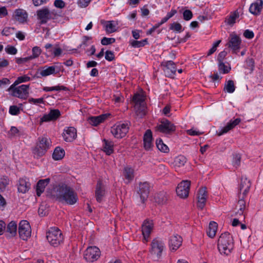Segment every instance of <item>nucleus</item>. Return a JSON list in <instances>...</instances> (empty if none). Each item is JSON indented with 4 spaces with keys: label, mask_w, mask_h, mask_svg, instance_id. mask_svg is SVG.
<instances>
[{
    "label": "nucleus",
    "mask_w": 263,
    "mask_h": 263,
    "mask_svg": "<svg viewBox=\"0 0 263 263\" xmlns=\"http://www.w3.org/2000/svg\"><path fill=\"white\" fill-rule=\"evenodd\" d=\"M47 196L69 204H74L78 199L76 193L70 187L66 185L55 186L47 191Z\"/></svg>",
    "instance_id": "f257e3e1"
},
{
    "label": "nucleus",
    "mask_w": 263,
    "mask_h": 263,
    "mask_svg": "<svg viewBox=\"0 0 263 263\" xmlns=\"http://www.w3.org/2000/svg\"><path fill=\"white\" fill-rule=\"evenodd\" d=\"M251 185L250 181L247 178H241L238 186L239 200L236 205L235 209L237 211L236 212L235 215H239L241 216V218L242 219H245L243 213L246 207V203L245 200V198L249 191Z\"/></svg>",
    "instance_id": "f03ea898"
},
{
    "label": "nucleus",
    "mask_w": 263,
    "mask_h": 263,
    "mask_svg": "<svg viewBox=\"0 0 263 263\" xmlns=\"http://www.w3.org/2000/svg\"><path fill=\"white\" fill-rule=\"evenodd\" d=\"M234 248L232 236L229 233H222L218 240V249L221 254L229 255Z\"/></svg>",
    "instance_id": "7ed1b4c3"
},
{
    "label": "nucleus",
    "mask_w": 263,
    "mask_h": 263,
    "mask_svg": "<svg viewBox=\"0 0 263 263\" xmlns=\"http://www.w3.org/2000/svg\"><path fill=\"white\" fill-rule=\"evenodd\" d=\"M46 238L50 244L57 247L63 241V236L61 231L57 228H51L47 232Z\"/></svg>",
    "instance_id": "20e7f679"
},
{
    "label": "nucleus",
    "mask_w": 263,
    "mask_h": 263,
    "mask_svg": "<svg viewBox=\"0 0 263 263\" xmlns=\"http://www.w3.org/2000/svg\"><path fill=\"white\" fill-rule=\"evenodd\" d=\"M28 85L23 84L17 86L14 85V83L12 84L8 89V91L10 92L11 95L14 97H17L22 99H26L29 95Z\"/></svg>",
    "instance_id": "39448f33"
},
{
    "label": "nucleus",
    "mask_w": 263,
    "mask_h": 263,
    "mask_svg": "<svg viewBox=\"0 0 263 263\" xmlns=\"http://www.w3.org/2000/svg\"><path fill=\"white\" fill-rule=\"evenodd\" d=\"M164 243L159 238H156L151 242L150 254L152 257L155 259H159L162 255L164 249Z\"/></svg>",
    "instance_id": "423d86ee"
},
{
    "label": "nucleus",
    "mask_w": 263,
    "mask_h": 263,
    "mask_svg": "<svg viewBox=\"0 0 263 263\" xmlns=\"http://www.w3.org/2000/svg\"><path fill=\"white\" fill-rule=\"evenodd\" d=\"M39 143L33 150L34 157L38 158L43 156L49 148L50 141L46 137L39 138Z\"/></svg>",
    "instance_id": "0eeeda50"
},
{
    "label": "nucleus",
    "mask_w": 263,
    "mask_h": 263,
    "mask_svg": "<svg viewBox=\"0 0 263 263\" xmlns=\"http://www.w3.org/2000/svg\"><path fill=\"white\" fill-rule=\"evenodd\" d=\"M128 129L127 123H120L111 127L110 132L115 138H122L128 133Z\"/></svg>",
    "instance_id": "6e6552de"
},
{
    "label": "nucleus",
    "mask_w": 263,
    "mask_h": 263,
    "mask_svg": "<svg viewBox=\"0 0 263 263\" xmlns=\"http://www.w3.org/2000/svg\"><path fill=\"white\" fill-rule=\"evenodd\" d=\"M20 237L23 240H26L30 237L31 229L29 223L26 220L20 221L18 226Z\"/></svg>",
    "instance_id": "1a4fd4ad"
},
{
    "label": "nucleus",
    "mask_w": 263,
    "mask_h": 263,
    "mask_svg": "<svg viewBox=\"0 0 263 263\" xmlns=\"http://www.w3.org/2000/svg\"><path fill=\"white\" fill-rule=\"evenodd\" d=\"M100 249L96 246L87 248L84 254V257L85 260L90 262L97 260L100 257Z\"/></svg>",
    "instance_id": "9d476101"
},
{
    "label": "nucleus",
    "mask_w": 263,
    "mask_h": 263,
    "mask_svg": "<svg viewBox=\"0 0 263 263\" xmlns=\"http://www.w3.org/2000/svg\"><path fill=\"white\" fill-rule=\"evenodd\" d=\"M191 182L188 180L182 181L176 187V193L181 198H185L189 195Z\"/></svg>",
    "instance_id": "9b49d317"
},
{
    "label": "nucleus",
    "mask_w": 263,
    "mask_h": 263,
    "mask_svg": "<svg viewBox=\"0 0 263 263\" xmlns=\"http://www.w3.org/2000/svg\"><path fill=\"white\" fill-rule=\"evenodd\" d=\"M241 43V40L238 36L235 34H231L226 46L230 48L234 53H236L240 49Z\"/></svg>",
    "instance_id": "f8f14e48"
},
{
    "label": "nucleus",
    "mask_w": 263,
    "mask_h": 263,
    "mask_svg": "<svg viewBox=\"0 0 263 263\" xmlns=\"http://www.w3.org/2000/svg\"><path fill=\"white\" fill-rule=\"evenodd\" d=\"M156 128L158 130L164 134H170L176 129L175 126L167 119L162 120Z\"/></svg>",
    "instance_id": "ddd939ff"
},
{
    "label": "nucleus",
    "mask_w": 263,
    "mask_h": 263,
    "mask_svg": "<svg viewBox=\"0 0 263 263\" xmlns=\"http://www.w3.org/2000/svg\"><path fill=\"white\" fill-rule=\"evenodd\" d=\"M154 228L153 220L146 219L142 225V232L144 240L147 242Z\"/></svg>",
    "instance_id": "4468645a"
},
{
    "label": "nucleus",
    "mask_w": 263,
    "mask_h": 263,
    "mask_svg": "<svg viewBox=\"0 0 263 263\" xmlns=\"http://www.w3.org/2000/svg\"><path fill=\"white\" fill-rule=\"evenodd\" d=\"M52 12L48 8L45 7L37 11L36 15L37 18L40 21L41 24H45L48 21L51 20Z\"/></svg>",
    "instance_id": "2eb2a0df"
},
{
    "label": "nucleus",
    "mask_w": 263,
    "mask_h": 263,
    "mask_svg": "<svg viewBox=\"0 0 263 263\" xmlns=\"http://www.w3.org/2000/svg\"><path fill=\"white\" fill-rule=\"evenodd\" d=\"M28 13L26 11L21 8L16 9L12 15V18L20 23H24L27 21Z\"/></svg>",
    "instance_id": "dca6fc26"
},
{
    "label": "nucleus",
    "mask_w": 263,
    "mask_h": 263,
    "mask_svg": "<svg viewBox=\"0 0 263 263\" xmlns=\"http://www.w3.org/2000/svg\"><path fill=\"white\" fill-rule=\"evenodd\" d=\"M163 66V71L166 76L170 77L175 74L176 68L175 63L172 61L163 62L162 63Z\"/></svg>",
    "instance_id": "f3484780"
},
{
    "label": "nucleus",
    "mask_w": 263,
    "mask_h": 263,
    "mask_svg": "<svg viewBox=\"0 0 263 263\" xmlns=\"http://www.w3.org/2000/svg\"><path fill=\"white\" fill-rule=\"evenodd\" d=\"M205 187H202L198 191L197 195V206L200 209H202L206 203L207 198V192Z\"/></svg>",
    "instance_id": "a211bd4d"
},
{
    "label": "nucleus",
    "mask_w": 263,
    "mask_h": 263,
    "mask_svg": "<svg viewBox=\"0 0 263 263\" xmlns=\"http://www.w3.org/2000/svg\"><path fill=\"white\" fill-rule=\"evenodd\" d=\"M17 191L19 193L25 194L30 189L31 184L27 178H20L17 183Z\"/></svg>",
    "instance_id": "6ab92c4d"
},
{
    "label": "nucleus",
    "mask_w": 263,
    "mask_h": 263,
    "mask_svg": "<svg viewBox=\"0 0 263 263\" xmlns=\"http://www.w3.org/2000/svg\"><path fill=\"white\" fill-rule=\"evenodd\" d=\"M149 191V185L147 182L141 183L138 192L142 202H144L148 197Z\"/></svg>",
    "instance_id": "aec40b11"
},
{
    "label": "nucleus",
    "mask_w": 263,
    "mask_h": 263,
    "mask_svg": "<svg viewBox=\"0 0 263 263\" xmlns=\"http://www.w3.org/2000/svg\"><path fill=\"white\" fill-rule=\"evenodd\" d=\"M241 119L240 118H236L234 120H231L227 124L221 128L219 132H217V135L220 136L222 135L228 133L229 130L234 128L236 125L239 124L240 122Z\"/></svg>",
    "instance_id": "412c9836"
},
{
    "label": "nucleus",
    "mask_w": 263,
    "mask_h": 263,
    "mask_svg": "<svg viewBox=\"0 0 263 263\" xmlns=\"http://www.w3.org/2000/svg\"><path fill=\"white\" fill-rule=\"evenodd\" d=\"M182 242V237L177 235L175 234L172 236L170 239V247L172 251L177 250L181 245Z\"/></svg>",
    "instance_id": "4be33fe9"
},
{
    "label": "nucleus",
    "mask_w": 263,
    "mask_h": 263,
    "mask_svg": "<svg viewBox=\"0 0 263 263\" xmlns=\"http://www.w3.org/2000/svg\"><path fill=\"white\" fill-rule=\"evenodd\" d=\"M60 115V111L58 109H52L48 114L45 115L40 119V124L44 122H48L56 120Z\"/></svg>",
    "instance_id": "5701e85b"
},
{
    "label": "nucleus",
    "mask_w": 263,
    "mask_h": 263,
    "mask_svg": "<svg viewBox=\"0 0 263 263\" xmlns=\"http://www.w3.org/2000/svg\"><path fill=\"white\" fill-rule=\"evenodd\" d=\"M77 137V130L73 127H68L63 133V138L66 142H71Z\"/></svg>",
    "instance_id": "b1692460"
},
{
    "label": "nucleus",
    "mask_w": 263,
    "mask_h": 263,
    "mask_svg": "<svg viewBox=\"0 0 263 263\" xmlns=\"http://www.w3.org/2000/svg\"><path fill=\"white\" fill-rule=\"evenodd\" d=\"M95 194L97 201L101 202L105 196V189L104 185L100 181H99L97 183Z\"/></svg>",
    "instance_id": "393cba45"
},
{
    "label": "nucleus",
    "mask_w": 263,
    "mask_h": 263,
    "mask_svg": "<svg viewBox=\"0 0 263 263\" xmlns=\"http://www.w3.org/2000/svg\"><path fill=\"white\" fill-rule=\"evenodd\" d=\"M60 69L55 66L49 67L44 66L40 71V74L42 77H47L51 74L57 73L59 72Z\"/></svg>",
    "instance_id": "a878e982"
},
{
    "label": "nucleus",
    "mask_w": 263,
    "mask_h": 263,
    "mask_svg": "<svg viewBox=\"0 0 263 263\" xmlns=\"http://www.w3.org/2000/svg\"><path fill=\"white\" fill-rule=\"evenodd\" d=\"M262 5L263 1L262 0H257L251 5L249 8L250 12L254 15L259 14L262 8Z\"/></svg>",
    "instance_id": "bb28decb"
},
{
    "label": "nucleus",
    "mask_w": 263,
    "mask_h": 263,
    "mask_svg": "<svg viewBox=\"0 0 263 263\" xmlns=\"http://www.w3.org/2000/svg\"><path fill=\"white\" fill-rule=\"evenodd\" d=\"M152 133L150 129H147L143 136L144 147L145 149L149 150L151 148L152 144Z\"/></svg>",
    "instance_id": "cd10ccee"
},
{
    "label": "nucleus",
    "mask_w": 263,
    "mask_h": 263,
    "mask_svg": "<svg viewBox=\"0 0 263 263\" xmlns=\"http://www.w3.org/2000/svg\"><path fill=\"white\" fill-rule=\"evenodd\" d=\"M17 232V224L14 221H12L10 222L7 227L6 230V236L7 237H12L16 234Z\"/></svg>",
    "instance_id": "c85d7f7f"
},
{
    "label": "nucleus",
    "mask_w": 263,
    "mask_h": 263,
    "mask_svg": "<svg viewBox=\"0 0 263 263\" xmlns=\"http://www.w3.org/2000/svg\"><path fill=\"white\" fill-rule=\"evenodd\" d=\"M109 115L110 114H106L98 116L91 117L89 118V122L92 125L97 126L106 120Z\"/></svg>",
    "instance_id": "c756f323"
},
{
    "label": "nucleus",
    "mask_w": 263,
    "mask_h": 263,
    "mask_svg": "<svg viewBox=\"0 0 263 263\" xmlns=\"http://www.w3.org/2000/svg\"><path fill=\"white\" fill-rule=\"evenodd\" d=\"M146 106L145 105H134L135 116L136 119H141L146 115Z\"/></svg>",
    "instance_id": "7c9ffc66"
},
{
    "label": "nucleus",
    "mask_w": 263,
    "mask_h": 263,
    "mask_svg": "<svg viewBox=\"0 0 263 263\" xmlns=\"http://www.w3.org/2000/svg\"><path fill=\"white\" fill-rule=\"evenodd\" d=\"M50 182L49 178H46L43 180H40L38 181L36 184V194L38 196H40L41 194L44 191L45 187Z\"/></svg>",
    "instance_id": "2f4dec72"
},
{
    "label": "nucleus",
    "mask_w": 263,
    "mask_h": 263,
    "mask_svg": "<svg viewBox=\"0 0 263 263\" xmlns=\"http://www.w3.org/2000/svg\"><path fill=\"white\" fill-rule=\"evenodd\" d=\"M123 174L126 180V183H128L134 178V170L129 166H126L123 170Z\"/></svg>",
    "instance_id": "473e14b6"
},
{
    "label": "nucleus",
    "mask_w": 263,
    "mask_h": 263,
    "mask_svg": "<svg viewBox=\"0 0 263 263\" xmlns=\"http://www.w3.org/2000/svg\"><path fill=\"white\" fill-rule=\"evenodd\" d=\"M217 229V224L214 221H211L209 223V228L207 231L208 235L211 237L213 238L216 234Z\"/></svg>",
    "instance_id": "72a5a7b5"
},
{
    "label": "nucleus",
    "mask_w": 263,
    "mask_h": 263,
    "mask_svg": "<svg viewBox=\"0 0 263 263\" xmlns=\"http://www.w3.org/2000/svg\"><path fill=\"white\" fill-rule=\"evenodd\" d=\"M65 156V151L63 148L57 147L55 148L53 154L52 158L55 160H59L62 159Z\"/></svg>",
    "instance_id": "f704fd0d"
},
{
    "label": "nucleus",
    "mask_w": 263,
    "mask_h": 263,
    "mask_svg": "<svg viewBox=\"0 0 263 263\" xmlns=\"http://www.w3.org/2000/svg\"><path fill=\"white\" fill-rule=\"evenodd\" d=\"M155 200L158 204H164L167 200L166 193L162 192L157 194L155 197Z\"/></svg>",
    "instance_id": "c9c22d12"
},
{
    "label": "nucleus",
    "mask_w": 263,
    "mask_h": 263,
    "mask_svg": "<svg viewBox=\"0 0 263 263\" xmlns=\"http://www.w3.org/2000/svg\"><path fill=\"white\" fill-rule=\"evenodd\" d=\"M103 141L104 142V151L107 155H110L113 152V143L105 139H104Z\"/></svg>",
    "instance_id": "e433bc0d"
},
{
    "label": "nucleus",
    "mask_w": 263,
    "mask_h": 263,
    "mask_svg": "<svg viewBox=\"0 0 263 263\" xmlns=\"http://www.w3.org/2000/svg\"><path fill=\"white\" fill-rule=\"evenodd\" d=\"M186 162V158L183 155L176 157L174 161L175 166L181 167L184 165Z\"/></svg>",
    "instance_id": "4c0bfd02"
},
{
    "label": "nucleus",
    "mask_w": 263,
    "mask_h": 263,
    "mask_svg": "<svg viewBox=\"0 0 263 263\" xmlns=\"http://www.w3.org/2000/svg\"><path fill=\"white\" fill-rule=\"evenodd\" d=\"M133 101L135 103V105H145L144 97L143 95L139 93H136L133 98Z\"/></svg>",
    "instance_id": "58836bf2"
},
{
    "label": "nucleus",
    "mask_w": 263,
    "mask_h": 263,
    "mask_svg": "<svg viewBox=\"0 0 263 263\" xmlns=\"http://www.w3.org/2000/svg\"><path fill=\"white\" fill-rule=\"evenodd\" d=\"M235 90V86L233 81L229 80L227 81L224 85V90L228 93H233Z\"/></svg>",
    "instance_id": "ea45409f"
},
{
    "label": "nucleus",
    "mask_w": 263,
    "mask_h": 263,
    "mask_svg": "<svg viewBox=\"0 0 263 263\" xmlns=\"http://www.w3.org/2000/svg\"><path fill=\"white\" fill-rule=\"evenodd\" d=\"M117 23H115L114 21H107L105 25L106 32L108 33L115 32L117 30Z\"/></svg>",
    "instance_id": "a19ab883"
},
{
    "label": "nucleus",
    "mask_w": 263,
    "mask_h": 263,
    "mask_svg": "<svg viewBox=\"0 0 263 263\" xmlns=\"http://www.w3.org/2000/svg\"><path fill=\"white\" fill-rule=\"evenodd\" d=\"M239 17L237 11L231 12L227 19V23L230 25H233L235 23V20Z\"/></svg>",
    "instance_id": "79ce46f5"
},
{
    "label": "nucleus",
    "mask_w": 263,
    "mask_h": 263,
    "mask_svg": "<svg viewBox=\"0 0 263 263\" xmlns=\"http://www.w3.org/2000/svg\"><path fill=\"white\" fill-rule=\"evenodd\" d=\"M157 148L161 152L163 153H167L169 151L168 147L165 145L161 139H157L156 141Z\"/></svg>",
    "instance_id": "37998d69"
},
{
    "label": "nucleus",
    "mask_w": 263,
    "mask_h": 263,
    "mask_svg": "<svg viewBox=\"0 0 263 263\" xmlns=\"http://www.w3.org/2000/svg\"><path fill=\"white\" fill-rule=\"evenodd\" d=\"M147 43V39L141 41H132L130 42V45L134 48H139L144 46Z\"/></svg>",
    "instance_id": "c03bdc74"
},
{
    "label": "nucleus",
    "mask_w": 263,
    "mask_h": 263,
    "mask_svg": "<svg viewBox=\"0 0 263 263\" xmlns=\"http://www.w3.org/2000/svg\"><path fill=\"white\" fill-rule=\"evenodd\" d=\"M230 67H228L223 62H218V69L220 72L227 73L230 70Z\"/></svg>",
    "instance_id": "a18cd8bd"
},
{
    "label": "nucleus",
    "mask_w": 263,
    "mask_h": 263,
    "mask_svg": "<svg viewBox=\"0 0 263 263\" xmlns=\"http://www.w3.org/2000/svg\"><path fill=\"white\" fill-rule=\"evenodd\" d=\"M41 49L40 47L37 46L33 47L32 49V54L30 55L29 58H30L31 60L37 58L41 53Z\"/></svg>",
    "instance_id": "49530a36"
},
{
    "label": "nucleus",
    "mask_w": 263,
    "mask_h": 263,
    "mask_svg": "<svg viewBox=\"0 0 263 263\" xmlns=\"http://www.w3.org/2000/svg\"><path fill=\"white\" fill-rule=\"evenodd\" d=\"M182 26L179 23H173L171 24L170 29L174 31H176L178 32H181L182 31Z\"/></svg>",
    "instance_id": "de8ad7c7"
},
{
    "label": "nucleus",
    "mask_w": 263,
    "mask_h": 263,
    "mask_svg": "<svg viewBox=\"0 0 263 263\" xmlns=\"http://www.w3.org/2000/svg\"><path fill=\"white\" fill-rule=\"evenodd\" d=\"M241 157L239 154H235L233 155L232 164L236 168L238 167L240 164Z\"/></svg>",
    "instance_id": "09e8293b"
},
{
    "label": "nucleus",
    "mask_w": 263,
    "mask_h": 263,
    "mask_svg": "<svg viewBox=\"0 0 263 263\" xmlns=\"http://www.w3.org/2000/svg\"><path fill=\"white\" fill-rule=\"evenodd\" d=\"M9 184V179L6 176H4L0 180V189L3 190Z\"/></svg>",
    "instance_id": "8fccbe9b"
},
{
    "label": "nucleus",
    "mask_w": 263,
    "mask_h": 263,
    "mask_svg": "<svg viewBox=\"0 0 263 263\" xmlns=\"http://www.w3.org/2000/svg\"><path fill=\"white\" fill-rule=\"evenodd\" d=\"M20 108L16 105H12L9 107V112L11 115L16 116L20 113Z\"/></svg>",
    "instance_id": "3c124183"
},
{
    "label": "nucleus",
    "mask_w": 263,
    "mask_h": 263,
    "mask_svg": "<svg viewBox=\"0 0 263 263\" xmlns=\"http://www.w3.org/2000/svg\"><path fill=\"white\" fill-rule=\"evenodd\" d=\"M30 80V78L27 76H23L21 77H19L16 80V81L13 83H14V85H17L20 83L26 82L29 81Z\"/></svg>",
    "instance_id": "603ef678"
},
{
    "label": "nucleus",
    "mask_w": 263,
    "mask_h": 263,
    "mask_svg": "<svg viewBox=\"0 0 263 263\" xmlns=\"http://www.w3.org/2000/svg\"><path fill=\"white\" fill-rule=\"evenodd\" d=\"M65 89H66V87L63 86H53V87H45L43 88V90L45 91H53V90L59 91L61 90H65Z\"/></svg>",
    "instance_id": "864d4df0"
},
{
    "label": "nucleus",
    "mask_w": 263,
    "mask_h": 263,
    "mask_svg": "<svg viewBox=\"0 0 263 263\" xmlns=\"http://www.w3.org/2000/svg\"><path fill=\"white\" fill-rule=\"evenodd\" d=\"M115 39L104 37L101 40V44L103 45H107L115 42Z\"/></svg>",
    "instance_id": "5fc2aeb1"
},
{
    "label": "nucleus",
    "mask_w": 263,
    "mask_h": 263,
    "mask_svg": "<svg viewBox=\"0 0 263 263\" xmlns=\"http://www.w3.org/2000/svg\"><path fill=\"white\" fill-rule=\"evenodd\" d=\"M183 17L185 21L190 20L193 17L192 12L190 10H185L183 13Z\"/></svg>",
    "instance_id": "6e6d98bb"
},
{
    "label": "nucleus",
    "mask_w": 263,
    "mask_h": 263,
    "mask_svg": "<svg viewBox=\"0 0 263 263\" xmlns=\"http://www.w3.org/2000/svg\"><path fill=\"white\" fill-rule=\"evenodd\" d=\"M5 51L9 54L14 55L17 53V49L14 47L10 45H8L5 48Z\"/></svg>",
    "instance_id": "4d7b16f0"
},
{
    "label": "nucleus",
    "mask_w": 263,
    "mask_h": 263,
    "mask_svg": "<svg viewBox=\"0 0 263 263\" xmlns=\"http://www.w3.org/2000/svg\"><path fill=\"white\" fill-rule=\"evenodd\" d=\"M105 58L108 61H112L115 59V55L112 51L107 50L105 52Z\"/></svg>",
    "instance_id": "13d9d810"
},
{
    "label": "nucleus",
    "mask_w": 263,
    "mask_h": 263,
    "mask_svg": "<svg viewBox=\"0 0 263 263\" xmlns=\"http://www.w3.org/2000/svg\"><path fill=\"white\" fill-rule=\"evenodd\" d=\"M91 0H78L77 4L81 8L86 7Z\"/></svg>",
    "instance_id": "bf43d9fd"
},
{
    "label": "nucleus",
    "mask_w": 263,
    "mask_h": 263,
    "mask_svg": "<svg viewBox=\"0 0 263 263\" xmlns=\"http://www.w3.org/2000/svg\"><path fill=\"white\" fill-rule=\"evenodd\" d=\"M54 5L57 8L61 9L65 6V4L62 0H55L54 2Z\"/></svg>",
    "instance_id": "052dcab7"
},
{
    "label": "nucleus",
    "mask_w": 263,
    "mask_h": 263,
    "mask_svg": "<svg viewBox=\"0 0 263 263\" xmlns=\"http://www.w3.org/2000/svg\"><path fill=\"white\" fill-rule=\"evenodd\" d=\"M227 55V52L225 50H223L221 52H220L218 56L217 60L218 62H223V59L226 57V56Z\"/></svg>",
    "instance_id": "680f3d73"
},
{
    "label": "nucleus",
    "mask_w": 263,
    "mask_h": 263,
    "mask_svg": "<svg viewBox=\"0 0 263 263\" xmlns=\"http://www.w3.org/2000/svg\"><path fill=\"white\" fill-rule=\"evenodd\" d=\"M243 35L247 39H251L254 37V33L252 31L246 30L243 33Z\"/></svg>",
    "instance_id": "e2e57ef3"
},
{
    "label": "nucleus",
    "mask_w": 263,
    "mask_h": 263,
    "mask_svg": "<svg viewBox=\"0 0 263 263\" xmlns=\"http://www.w3.org/2000/svg\"><path fill=\"white\" fill-rule=\"evenodd\" d=\"M43 102H44V100H43V98H39V99L31 98L29 100V102L33 103L34 104L43 103Z\"/></svg>",
    "instance_id": "0e129e2a"
},
{
    "label": "nucleus",
    "mask_w": 263,
    "mask_h": 263,
    "mask_svg": "<svg viewBox=\"0 0 263 263\" xmlns=\"http://www.w3.org/2000/svg\"><path fill=\"white\" fill-rule=\"evenodd\" d=\"M30 58H29V57H26V58H16V62L18 64H22L23 63H25V62H27V61H28L29 60H30Z\"/></svg>",
    "instance_id": "69168bd1"
},
{
    "label": "nucleus",
    "mask_w": 263,
    "mask_h": 263,
    "mask_svg": "<svg viewBox=\"0 0 263 263\" xmlns=\"http://www.w3.org/2000/svg\"><path fill=\"white\" fill-rule=\"evenodd\" d=\"M165 166L163 164H160L158 166L157 171L158 174H162L165 173Z\"/></svg>",
    "instance_id": "338daca9"
},
{
    "label": "nucleus",
    "mask_w": 263,
    "mask_h": 263,
    "mask_svg": "<svg viewBox=\"0 0 263 263\" xmlns=\"http://www.w3.org/2000/svg\"><path fill=\"white\" fill-rule=\"evenodd\" d=\"M62 52V49L60 47H54L53 54L54 57H58L61 55Z\"/></svg>",
    "instance_id": "774afa93"
}]
</instances>
